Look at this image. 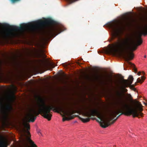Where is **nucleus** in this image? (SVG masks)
I'll use <instances>...</instances> for the list:
<instances>
[{"mask_svg":"<svg viewBox=\"0 0 147 147\" xmlns=\"http://www.w3.org/2000/svg\"><path fill=\"white\" fill-rule=\"evenodd\" d=\"M38 133L39 134V135L40 134H41V132L40 131H39L38 132Z\"/></svg>","mask_w":147,"mask_h":147,"instance_id":"23","label":"nucleus"},{"mask_svg":"<svg viewBox=\"0 0 147 147\" xmlns=\"http://www.w3.org/2000/svg\"><path fill=\"white\" fill-rule=\"evenodd\" d=\"M129 23H130L129 22H128L127 23V25H129Z\"/></svg>","mask_w":147,"mask_h":147,"instance_id":"26","label":"nucleus"},{"mask_svg":"<svg viewBox=\"0 0 147 147\" xmlns=\"http://www.w3.org/2000/svg\"><path fill=\"white\" fill-rule=\"evenodd\" d=\"M129 82L127 80L125 79L123 80V85L121 88V91L123 93L127 92V90L125 88L128 87L129 85H131L132 83L134 80L133 76L131 75L129 76Z\"/></svg>","mask_w":147,"mask_h":147,"instance_id":"9","label":"nucleus"},{"mask_svg":"<svg viewBox=\"0 0 147 147\" xmlns=\"http://www.w3.org/2000/svg\"><path fill=\"white\" fill-rule=\"evenodd\" d=\"M51 65L53 68H54L55 67L54 64L53 63H52V64H51Z\"/></svg>","mask_w":147,"mask_h":147,"instance_id":"20","label":"nucleus"},{"mask_svg":"<svg viewBox=\"0 0 147 147\" xmlns=\"http://www.w3.org/2000/svg\"><path fill=\"white\" fill-rule=\"evenodd\" d=\"M142 74H143L144 75L145 74V73L144 71H142Z\"/></svg>","mask_w":147,"mask_h":147,"instance_id":"22","label":"nucleus"},{"mask_svg":"<svg viewBox=\"0 0 147 147\" xmlns=\"http://www.w3.org/2000/svg\"><path fill=\"white\" fill-rule=\"evenodd\" d=\"M38 133L39 134V135L40 134H41V132L40 131H39L38 132Z\"/></svg>","mask_w":147,"mask_h":147,"instance_id":"24","label":"nucleus"},{"mask_svg":"<svg viewBox=\"0 0 147 147\" xmlns=\"http://www.w3.org/2000/svg\"><path fill=\"white\" fill-rule=\"evenodd\" d=\"M127 95L128 96V99H129V100H132V96L130 94H127Z\"/></svg>","mask_w":147,"mask_h":147,"instance_id":"19","label":"nucleus"},{"mask_svg":"<svg viewBox=\"0 0 147 147\" xmlns=\"http://www.w3.org/2000/svg\"><path fill=\"white\" fill-rule=\"evenodd\" d=\"M38 57L39 58H41L42 57H46L47 56L46 55H45L44 53H42V55H41L40 54H39L38 55Z\"/></svg>","mask_w":147,"mask_h":147,"instance_id":"18","label":"nucleus"},{"mask_svg":"<svg viewBox=\"0 0 147 147\" xmlns=\"http://www.w3.org/2000/svg\"><path fill=\"white\" fill-rule=\"evenodd\" d=\"M55 22L51 19H48L45 21L39 20L35 22L34 24H31V26L32 28H34L36 26H41L47 24H53Z\"/></svg>","mask_w":147,"mask_h":147,"instance_id":"8","label":"nucleus"},{"mask_svg":"<svg viewBox=\"0 0 147 147\" xmlns=\"http://www.w3.org/2000/svg\"><path fill=\"white\" fill-rule=\"evenodd\" d=\"M14 88L15 89V90H16V87H15Z\"/></svg>","mask_w":147,"mask_h":147,"instance_id":"28","label":"nucleus"},{"mask_svg":"<svg viewBox=\"0 0 147 147\" xmlns=\"http://www.w3.org/2000/svg\"><path fill=\"white\" fill-rule=\"evenodd\" d=\"M135 106L133 108H131L127 103V102H123L122 109H119L115 111V114L121 112L122 109L126 111V114L127 115H132L133 117H143V113L142 112L143 111V107L141 103L137 100L135 101Z\"/></svg>","mask_w":147,"mask_h":147,"instance_id":"4","label":"nucleus"},{"mask_svg":"<svg viewBox=\"0 0 147 147\" xmlns=\"http://www.w3.org/2000/svg\"><path fill=\"white\" fill-rule=\"evenodd\" d=\"M15 96L14 95H11V96Z\"/></svg>","mask_w":147,"mask_h":147,"instance_id":"29","label":"nucleus"},{"mask_svg":"<svg viewBox=\"0 0 147 147\" xmlns=\"http://www.w3.org/2000/svg\"><path fill=\"white\" fill-rule=\"evenodd\" d=\"M21 0H9L11 4H14L16 3L20 2Z\"/></svg>","mask_w":147,"mask_h":147,"instance_id":"13","label":"nucleus"},{"mask_svg":"<svg viewBox=\"0 0 147 147\" xmlns=\"http://www.w3.org/2000/svg\"><path fill=\"white\" fill-rule=\"evenodd\" d=\"M38 133L39 134V135L40 134H41V132L40 131H39L38 132Z\"/></svg>","mask_w":147,"mask_h":147,"instance_id":"25","label":"nucleus"},{"mask_svg":"<svg viewBox=\"0 0 147 147\" xmlns=\"http://www.w3.org/2000/svg\"><path fill=\"white\" fill-rule=\"evenodd\" d=\"M145 78L143 76H141V78H138L137 79V82H136V83L138 82L142 83L144 82V80H145Z\"/></svg>","mask_w":147,"mask_h":147,"instance_id":"11","label":"nucleus"},{"mask_svg":"<svg viewBox=\"0 0 147 147\" xmlns=\"http://www.w3.org/2000/svg\"><path fill=\"white\" fill-rule=\"evenodd\" d=\"M144 104L145 105H147V104L145 102H144Z\"/></svg>","mask_w":147,"mask_h":147,"instance_id":"27","label":"nucleus"},{"mask_svg":"<svg viewBox=\"0 0 147 147\" xmlns=\"http://www.w3.org/2000/svg\"><path fill=\"white\" fill-rule=\"evenodd\" d=\"M144 58H146V55H145L144 56Z\"/></svg>","mask_w":147,"mask_h":147,"instance_id":"30","label":"nucleus"},{"mask_svg":"<svg viewBox=\"0 0 147 147\" xmlns=\"http://www.w3.org/2000/svg\"><path fill=\"white\" fill-rule=\"evenodd\" d=\"M109 27L114 32L113 35V38H117L116 41L112 44L113 48L111 51V52L113 54L118 51L122 52L123 57L128 64L134 68V71L136 72L137 69L135 68V65L129 61L133 59L134 55L132 52H128V51H135L137 49V46L142 44V40L141 38V36L142 35L144 36L147 35V25L144 27L142 32L138 33L137 44L131 46V42L132 40L131 38L122 39L121 38V36L123 33V30L122 28L120 27L117 23H111L109 24Z\"/></svg>","mask_w":147,"mask_h":147,"instance_id":"1","label":"nucleus"},{"mask_svg":"<svg viewBox=\"0 0 147 147\" xmlns=\"http://www.w3.org/2000/svg\"><path fill=\"white\" fill-rule=\"evenodd\" d=\"M0 147H7L4 143L0 140Z\"/></svg>","mask_w":147,"mask_h":147,"instance_id":"14","label":"nucleus"},{"mask_svg":"<svg viewBox=\"0 0 147 147\" xmlns=\"http://www.w3.org/2000/svg\"><path fill=\"white\" fill-rule=\"evenodd\" d=\"M12 34V33L10 31H9L6 33L5 35L6 36L9 37Z\"/></svg>","mask_w":147,"mask_h":147,"instance_id":"17","label":"nucleus"},{"mask_svg":"<svg viewBox=\"0 0 147 147\" xmlns=\"http://www.w3.org/2000/svg\"><path fill=\"white\" fill-rule=\"evenodd\" d=\"M119 98L117 102L114 103V110L110 114L109 116L106 117L105 115L101 113L96 109H92L90 105L89 106L83 108L84 115L86 117H89L91 116H96L100 119L101 121L99 122L100 126L102 128H105L109 125L113 124L116 121L118 117L123 114L126 115V111L122 109L121 112L115 114V111L119 109H122L123 102H127V100L124 98V93L122 94L118 92Z\"/></svg>","mask_w":147,"mask_h":147,"instance_id":"2","label":"nucleus"},{"mask_svg":"<svg viewBox=\"0 0 147 147\" xmlns=\"http://www.w3.org/2000/svg\"><path fill=\"white\" fill-rule=\"evenodd\" d=\"M40 101L42 105L38 103V108L37 109H32L30 110L28 114V117L30 121L34 122L36 119V116L41 114L45 118L50 121L51 119L52 115L51 111L52 110L54 111L59 113L60 112L68 116L69 117H64L63 121L69 120L74 118V116L72 115L76 113L75 111L71 108H66L62 107H56L53 105L46 106L44 100L41 98Z\"/></svg>","mask_w":147,"mask_h":147,"instance_id":"3","label":"nucleus"},{"mask_svg":"<svg viewBox=\"0 0 147 147\" xmlns=\"http://www.w3.org/2000/svg\"><path fill=\"white\" fill-rule=\"evenodd\" d=\"M141 72L139 71L137 75L139 76H140L141 74Z\"/></svg>","mask_w":147,"mask_h":147,"instance_id":"21","label":"nucleus"},{"mask_svg":"<svg viewBox=\"0 0 147 147\" xmlns=\"http://www.w3.org/2000/svg\"><path fill=\"white\" fill-rule=\"evenodd\" d=\"M102 78H105V79H109V81L111 82V83H112L113 81L112 80V79L111 78H109L107 76H105L102 77Z\"/></svg>","mask_w":147,"mask_h":147,"instance_id":"16","label":"nucleus"},{"mask_svg":"<svg viewBox=\"0 0 147 147\" xmlns=\"http://www.w3.org/2000/svg\"><path fill=\"white\" fill-rule=\"evenodd\" d=\"M1 109L4 118L6 119H9L13 115L14 110L11 104L1 106Z\"/></svg>","mask_w":147,"mask_h":147,"instance_id":"7","label":"nucleus"},{"mask_svg":"<svg viewBox=\"0 0 147 147\" xmlns=\"http://www.w3.org/2000/svg\"><path fill=\"white\" fill-rule=\"evenodd\" d=\"M26 130L24 128L22 130V136L24 138H22V144L23 146L24 147L27 146L28 145L27 140L30 143L33 147H37V146L34 142L30 139L31 135L29 131L30 130V126L29 124L25 123L24 124Z\"/></svg>","mask_w":147,"mask_h":147,"instance_id":"5","label":"nucleus"},{"mask_svg":"<svg viewBox=\"0 0 147 147\" xmlns=\"http://www.w3.org/2000/svg\"><path fill=\"white\" fill-rule=\"evenodd\" d=\"M61 32V27L58 26H52L49 27L44 34L45 39H47L52 37H55Z\"/></svg>","mask_w":147,"mask_h":147,"instance_id":"6","label":"nucleus"},{"mask_svg":"<svg viewBox=\"0 0 147 147\" xmlns=\"http://www.w3.org/2000/svg\"><path fill=\"white\" fill-rule=\"evenodd\" d=\"M27 26V25L25 24H23L20 26H11L7 24H6L4 25V27L8 28L10 31H23L26 28Z\"/></svg>","mask_w":147,"mask_h":147,"instance_id":"10","label":"nucleus"},{"mask_svg":"<svg viewBox=\"0 0 147 147\" xmlns=\"http://www.w3.org/2000/svg\"><path fill=\"white\" fill-rule=\"evenodd\" d=\"M80 119L84 123H86L88 122L90 120V118H89L84 119L80 117Z\"/></svg>","mask_w":147,"mask_h":147,"instance_id":"12","label":"nucleus"},{"mask_svg":"<svg viewBox=\"0 0 147 147\" xmlns=\"http://www.w3.org/2000/svg\"><path fill=\"white\" fill-rule=\"evenodd\" d=\"M41 61L42 63L40 64V67L41 68H44L45 67L46 65L45 64L43 61L42 60H40Z\"/></svg>","mask_w":147,"mask_h":147,"instance_id":"15","label":"nucleus"}]
</instances>
